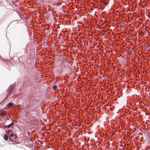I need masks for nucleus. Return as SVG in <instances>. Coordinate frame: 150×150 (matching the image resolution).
I'll return each instance as SVG.
<instances>
[{"label": "nucleus", "instance_id": "1", "mask_svg": "<svg viewBox=\"0 0 150 150\" xmlns=\"http://www.w3.org/2000/svg\"><path fill=\"white\" fill-rule=\"evenodd\" d=\"M100 3L103 4L105 5H106L108 3L106 1H100Z\"/></svg>", "mask_w": 150, "mask_h": 150}, {"label": "nucleus", "instance_id": "2", "mask_svg": "<svg viewBox=\"0 0 150 150\" xmlns=\"http://www.w3.org/2000/svg\"><path fill=\"white\" fill-rule=\"evenodd\" d=\"M13 137V139H15V138H16V136L15 135H14L12 133H11V134H10V136H9V137ZM10 138H9V139Z\"/></svg>", "mask_w": 150, "mask_h": 150}, {"label": "nucleus", "instance_id": "3", "mask_svg": "<svg viewBox=\"0 0 150 150\" xmlns=\"http://www.w3.org/2000/svg\"><path fill=\"white\" fill-rule=\"evenodd\" d=\"M4 138L5 140H7L8 139V136L6 134H5L4 135Z\"/></svg>", "mask_w": 150, "mask_h": 150}, {"label": "nucleus", "instance_id": "4", "mask_svg": "<svg viewBox=\"0 0 150 150\" xmlns=\"http://www.w3.org/2000/svg\"><path fill=\"white\" fill-rule=\"evenodd\" d=\"M12 104L11 103H9L7 104V107H11L12 106Z\"/></svg>", "mask_w": 150, "mask_h": 150}, {"label": "nucleus", "instance_id": "5", "mask_svg": "<svg viewBox=\"0 0 150 150\" xmlns=\"http://www.w3.org/2000/svg\"><path fill=\"white\" fill-rule=\"evenodd\" d=\"M56 87H57L56 86H53V88L54 89H55Z\"/></svg>", "mask_w": 150, "mask_h": 150}, {"label": "nucleus", "instance_id": "6", "mask_svg": "<svg viewBox=\"0 0 150 150\" xmlns=\"http://www.w3.org/2000/svg\"><path fill=\"white\" fill-rule=\"evenodd\" d=\"M78 1H77V0H76V1H75V2L76 3H78Z\"/></svg>", "mask_w": 150, "mask_h": 150}]
</instances>
